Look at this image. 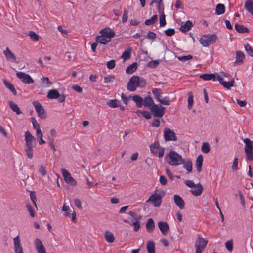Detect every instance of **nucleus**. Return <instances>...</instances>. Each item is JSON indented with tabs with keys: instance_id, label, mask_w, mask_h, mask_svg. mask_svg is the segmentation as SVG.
<instances>
[{
	"instance_id": "f3484780",
	"label": "nucleus",
	"mask_w": 253,
	"mask_h": 253,
	"mask_svg": "<svg viewBox=\"0 0 253 253\" xmlns=\"http://www.w3.org/2000/svg\"><path fill=\"white\" fill-rule=\"evenodd\" d=\"M173 199L175 204L181 209L184 208L185 202L183 199L178 195H174Z\"/></svg>"
},
{
	"instance_id": "1a4fd4ad",
	"label": "nucleus",
	"mask_w": 253,
	"mask_h": 253,
	"mask_svg": "<svg viewBox=\"0 0 253 253\" xmlns=\"http://www.w3.org/2000/svg\"><path fill=\"white\" fill-rule=\"evenodd\" d=\"M164 136L166 141H175L177 140L175 132L167 127L164 130Z\"/></svg>"
},
{
	"instance_id": "7ed1b4c3",
	"label": "nucleus",
	"mask_w": 253,
	"mask_h": 253,
	"mask_svg": "<svg viewBox=\"0 0 253 253\" xmlns=\"http://www.w3.org/2000/svg\"><path fill=\"white\" fill-rule=\"evenodd\" d=\"M243 141L245 143L244 149L248 160L253 161V140L252 141L247 138Z\"/></svg>"
},
{
	"instance_id": "6ab92c4d",
	"label": "nucleus",
	"mask_w": 253,
	"mask_h": 253,
	"mask_svg": "<svg viewBox=\"0 0 253 253\" xmlns=\"http://www.w3.org/2000/svg\"><path fill=\"white\" fill-rule=\"evenodd\" d=\"M245 58V55L243 52L240 51H237L236 52V60L235 65H240L242 63Z\"/></svg>"
},
{
	"instance_id": "a19ab883",
	"label": "nucleus",
	"mask_w": 253,
	"mask_h": 253,
	"mask_svg": "<svg viewBox=\"0 0 253 253\" xmlns=\"http://www.w3.org/2000/svg\"><path fill=\"white\" fill-rule=\"evenodd\" d=\"M120 102V101L118 100L114 99L112 100H109L107 102V104L111 108H116L119 106Z\"/></svg>"
},
{
	"instance_id": "e433bc0d",
	"label": "nucleus",
	"mask_w": 253,
	"mask_h": 253,
	"mask_svg": "<svg viewBox=\"0 0 253 253\" xmlns=\"http://www.w3.org/2000/svg\"><path fill=\"white\" fill-rule=\"evenodd\" d=\"M183 164V167L186 169V170L188 172H191L192 171V162L190 160H187V161H185L184 160L183 163L182 164Z\"/></svg>"
},
{
	"instance_id": "72a5a7b5",
	"label": "nucleus",
	"mask_w": 253,
	"mask_h": 253,
	"mask_svg": "<svg viewBox=\"0 0 253 253\" xmlns=\"http://www.w3.org/2000/svg\"><path fill=\"white\" fill-rule=\"evenodd\" d=\"M4 55L8 60H16V57L14 54L11 52L8 48H7L6 50L3 52Z\"/></svg>"
},
{
	"instance_id": "9b49d317",
	"label": "nucleus",
	"mask_w": 253,
	"mask_h": 253,
	"mask_svg": "<svg viewBox=\"0 0 253 253\" xmlns=\"http://www.w3.org/2000/svg\"><path fill=\"white\" fill-rule=\"evenodd\" d=\"M152 202L155 207H159L162 203L161 195L156 193L151 195L147 200V202Z\"/></svg>"
},
{
	"instance_id": "de8ad7c7",
	"label": "nucleus",
	"mask_w": 253,
	"mask_h": 253,
	"mask_svg": "<svg viewBox=\"0 0 253 253\" xmlns=\"http://www.w3.org/2000/svg\"><path fill=\"white\" fill-rule=\"evenodd\" d=\"M158 101L161 104L165 105H169L170 102L168 97H164V98L161 97L160 99H159Z\"/></svg>"
},
{
	"instance_id": "20e7f679",
	"label": "nucleus",
	"mask_w": 253,
	"mask_h": 253,
	"mask_svg": "<svg viewBox=\"0 0 253 253\" xmlns=\"http://www.w3.org/2000/svg\"><path fill=\"white\" fill-rule=\"evenodd\" d=\"M150 149L152 154L156 155L158 154L159 158H162L164 155L165 148L160 146L159 142L152 143L150 146Z\"/></svg>"
},
{
	"instance_id": "2eb2a0df",
	"label": "nucleus",
	"mask_w": 253,
	"mask_h": 253,
	"mask_svg": "<svg viewBox=\"0 0 253 253\" xmlns=\"http://www.w3.org/2000/svg\"><path fill=\"white\" fill-rule=\"evenodd\" d=\"M100 33L103 36L110 39L115 36V32L109 27H105L100 31Z\"/></svg>"
},
{
	"instance_id": "412c9836",
	"label": "nucleus",
	"mask_w": 253,
	"mask_h": 253,
	"mask_svg": "<svg viewBox=\"0 0 253 253\" xmlns=\"http://www.w3.org/2000/svg\"><path fill=\"white\" fill-rule=\"evenodd\" d=\"M193 26L192 22L190 21H187L184 24H182L180 27L179 30L182 32H186L191 29Z\"/></svg>"
},
{
	"instance_id": "4be33fe9",
	"label": "nucleus",
	"mask_w": 253,
	"mask_h": 253,
	"mask_svg": "<svg viewBox=\"0 0 253 253\" xmlns=\"http://www.w3.org/2000/svg\"><path fill=\"white\" fill-rule=\"evenodd\" d=\"M200 78L205 81L212 80L213 81H215L216 80V76L215 74L213 73L202 74L200 75Z\"/></svg>"
},
{
	"instance_id": "f257e3e1",
	"label": "nucleus",
	"mask_w": 253,
	"mask_h": 253,
	"mask_svg": "<svg viewBox=\"0 0 253 253\" xmlns=\"http://www.w3.org/2000/svg\"><path fill=\"white\" fill-rule=\"evenodd\" d=\"M165 159L167 162L171 166H178L184 162V159L181 156L173 150H170L166 155Z\"/></svg>"
},
{
	"instance_id": "393cba45",
	"label": "nucleus",
	"mask_w": 253,
	"mask_h": 253,
	"mask_svg": "<svg viewBox=\"0 0 253 253\" xmlns=\"http://www.w3.org/2000/svg\"><path fill=\"white\" fill-rule=\"evenodd\" d=\"M146 228L149 233H152L154 231L155 223L152 218H149L146 224Z\"/></svg>"
},
{
	"instance_id": "bb28decb",
	"label": "nucleus",
	"mask_w": 253,
	"mask_h": 253,
	"mask_svg": "<svg viewBox=\"0 0 253 253\" xmlns=\"http://www.w3.org/2000/svg\"><path fill=\"white\" fill-rule=\"evenodd\" d=\"M131 52L132 48L130 47H128L126 50L123 52L121 58L123 59V62L130 59Z\"/></svg>"
},
{
	"instance_id": "052dcab7",
	"label": "nucleus",
	"mask_w": 253,
	"mask_h": 253,
	"mask_svg": "<svg viewBox=\"0 0 253 253\" xmlns=\"http://www.w3.org/2000/svg\"><path fill=\"white\" fill-rule=\"evenodd\" d=\"M225 247L229 251H231L233 250V241L232 240H229L225 243Z\"/></svg>"
},
{
	"instance_id": "c03bdc74",
	"label": "nucleus",
	"mask_w": 253,
	"mask_h": 253,
	"mask_svg": "<svg viewBox=\"0 0 253 253\" xmlns=\"http://www.w3.org/2000/svg\"><path fill=\"white\" fill-rule=\"evenodd\" d=\"M28 35L33 41H37L39 40L40 37L35 32L31 31L28 33Z\"/></svg>"
},
{
	"instance_id": "bf43d9fd",
	"label": "nucleus",
	"mask_w": 253,
	"mask_h": 253,
	"mask_svg": "<svg viewBox=\"0 0 253 253\" xmlns=\"http://www.w3.org/2000/svg\"><path fill=\"white\" fill-rule=\"evenodd\" d=\"M177 58L179 60L181 61H185L187 60L192 59L193 58V56L191 55H188L187 56H178L177 57Z\"/></svg>"
},
{
	"instance_id": "5701e85b",
	"label": "nucleus",
	"mask_w": 253,
	"mask_h": 253,
	"mask_svg": "<svg viewBox=\"0 0 253 253\" xmlns=\"http://www.w3.org/2000/svg\"><path fill=\"white\" fill-rule=\"evenodd\" d=\"M104 238L107 242L112 243L115 241L114 234L109 231H106L104 233Z\"/></svg>"
},
{
	"instance_id": "13d9d810",
	"label": "nucleus",
	"mask_w": 253,
	"mask_h": 253,
	"mask_svg": "<svg viewBox=\"0 0 253 253\" xmlns=\"http://www.w3.org/2000/svg\"><path fill=\"white\" fill-rule=\"evenodd\" d=\"M131 226H134V231H138L140 227L139 222L134 221L132 223H129Z\"/></svg>"
},
{
	"instance_id": "a211bd4d",
	"label": "nucleus",
	"mask_w": 253,
	"mask_h": 253,
	"mask_svg": "<svg viewBox=\"0 0 253 253\" xmlns=\"http://www.w3.org/2000/svg\"><path fill=\"white\" fill-rule=\"evenodd\" d=\"M195 189H191L190 192L195 196H200L203 190V188L202 185L200 183H199L196 184V186L195 187Z\"/></svg>"
},
{
	"instance_id": "79ce46f5",
	"label": "nucleus",
	"mask_w": 253,
	"mask_h": 253,
	"mask_svg": "<svg viewBox=\"0 0 253 253\" xmlns=\"http://www.w3.org/2000/svg\"><path fill=\"white\" fill-rule=\"evenodd\" d=\"M136 112L138 115H139V113H141L146 119H150L151 118L150 113L147 111L137 110Z\"/></svg>"
},
{
	"instance_id": "ddd939ff",
	"label": "nucleus",
	"mask_w": 253,
	"mask_h": 253,
	"mask_svg": "<svg viewBox=\"0 0 253 253\" xmlns=\"http://www.w3.org/2000/svg\"><path fill=\"white\" fill-rule=\"evenodd\" d=\"M14 249L15 253H23V249L21 243L19 235L13 238Z\"/></svg>"
},
{
	"instance_id": "4c0bfd02",
	"label": "nucleus",
	"mask_w": 253,
	"mask_h": 253,
	"mask_svg": "<svg viewBox=\"0 0 253 253\" xmlns=\"http://www.w3.org/2000/svg\"><path fill=\"white\" fill-rule=\"evenodd\" d=\"M155 243L152 241H149L147 244V250L148 253H155Z\"/></svg>"
},
{
	"instance_id": "0e129e2a",
	"label": "nucleus",
	"mask_w": 253,
	"mask_h": 253,
	"mask_svg": "<svg viewBox=\"0 0 253 253\" xmlns=\"http://www.w3.org/2000/svg\"><path fill=\"white\" fill-rule=\"evenodd\" d=\"M39 171L41 173L42 176H45L47 173L45 168L42 165H41L39 167Z\"/></svg>"
},
{
	"instance_id": "2f4dec72",
	"label": "nucleus",
	"mask_w": 253,
	"mask_h": 253,
	"mask_svg": "<svg viewBox=\"0 0 253 253\" xmlns=\"http://www.w3.org/2000/svg\"><path fill=\"white\" fill-rule=\"evenodd\" d=\"M137 63L136 62H133L126 68V72L128 74H132L137 70Z\"/></svg>"
},
{
	"instance_id": "c9c22d12",
	"label": "nucleus",
	"mask_w": 253,
	"mask_h": 253,
	"mask_svg": "<svg viewBox=\"0 0 253 253\" xmlns=\"http://www.w3.org/2000/svg\"><path fill=\"white\" fill-rule=\"evenodd\" d=\"M154 104L152 98L150 96L145 97L143 99V105L145 107H150Z\"/></svg>"
},
{
	"instance_id": "c756f323",
	"label": "nucleus",
	"mask_w": 253,
	"mask_h": 253,
	"mask_svg": "<svg viewBox=\"0 0 253 253\" xmlns=\"http://www.w3.org/2000/svg\"><path fill=\"white\" fill-rule=\"evenodd\" d=\"M8 104L11 109H12L13 112H15L17 115H19L22 113V111L20 110L18 106L13 101H9Z\"/></svg>"
},
{
	"instance_id": "774afa93",
	"label": "nucleus",
	"mask_w": 253,
	"mask_h": 253,
	"mask_svg": "<svg viewBox=\"0 0 253 253\" xmlns=\"http://www.w3.org/2000/svg\"><path fill=\"white\" fill-rule=\"evenodd\" d=\"M128 18V11L125 9L122 16V22L125 23L127 21Z\"/></svg>"
},
{
	"instance_id": "39448f33",
	"label": "nucleus",
	"mask_w": 253,
	"mask_h": 253,
	"mask_svg": "<svg viewBox=\"0 0 253 253\" xmlns=\"http://www.w3.org/2000/svg\"><path fill=\"white\" fill-rule=\"evenodd\" d=\"M165 108L160 104H153L150 110L154 117L161 118L165 114Z\"/></svg>"
},
{
	"instance_id": "ea45409f",
	"label": "nucleus",
	"mask_w": 253,
	"mask_h": 253,
	"mask_svg": "<svg viewBox=\"0 0 253 253\" xmlns=\"http://www.w3.org/2000/svg\"><path fill=\"white\" fill-rule=\"evenodd\" d=\"M216 13L217 15H221L224 13L225 11V7L223 4L219 3L216 6Z\"/></svg>"
},
{
	"instance_id": "6e6d98bb",
	"label": "nucleus",
	"mask_w": 253,
	"mask_h": 253,
	"mask_svg": "<svg viewBox=\"0 0 253 253\" xmlns=\"http://www.w3.org/2000/svg\"><path fill=\"white\" fill-rule=\"evenodd\" d=\"M146 84V82L145 79L142 78H140L139 77V81L138 82V87L143 88L144 87Z\"/></svg>"
},
{
	"instance_id": "423d86ee",
	"label": "nucleus",
	"mask_w": 253,
	"mask_h": 253,
	"mask_svg": "<svg viewBox=\"0 0 253 253\" xmlns=\"http://www.w3.org/2000/svg\"><path fill=\"white\" fill-rule=\"evenodd\" d=\"M208 243V240L202 238L200 235H197L195 243L196 251L202 252Z\"/></svg>"
},
{
	"instance_id": "f03ea898",
	"label": "nucleus",
	"mask_w": 253,
	"mask_h": 253,
	"mask_svg": "<svg viewBox=\"0 0 253 253\" xmlns=\"http://www.w3.org/2000/svg\"><path fill=\"white\" fill-rule=\"evenodd\" d=\"M217 39L215 34H209L203 35L200 39V43L203 47H208L210 44H213Z\"/></svg>"
},
{
	"instance_id": "dca6fc26",
	"label": "nucleus",
	"mask_w": 253,
	"mask_h": 253,
	"mask_svg": "<svg viewBox=\"0 0 253 253\" xmlns=\"http://www.w3.org/2000/svg\"><path fill=\"white\" fill-rule=\"evenodd\" d=\"M158 227L162 233L165 235L169 231V225L166 222L160 221L158 223Z\"/></svg>"
},
{
	"instance_id": "a878e982",
	"label": "nucleus",
	"mask_w": 253,
	"mask_h": 253,
	"mask_svg": "<svg viewBox=\"0 0 253 253\" xmlns=\"http://www.w3.org/2000/svg\"><path fill=\"white\" fill-rule=\"evenodd\" d=\"M235 30L240 33H249V29L243 25L236 23L235 25Z\"/></svg>"
},
{
	"instance_id": "37998d69",
	"label": "nucleus",
	"mask_w": 253,
	"mask_h": 253,
	"mask_svg": "<svg viewBox=\"0 0 253 253\" xmlns=\"http://www.w3.org/2000/svg\"><path fill=\"white\" fill-rule=\"evenodd\" d=\"M158 20L157 15H153L150 19H147L145 21V24L146 25H150L155 23Z\"/></svg>"
},
{
	"instance_id": "a18cd8bd",
	"label": "nucleus",
	"mask_w": 253,
	"mask_h": 253,
	"mask_svg": "<svg viewBox=\"0 0 253 253\" xmlns=\"http://www.w3.org/2000/svg\"><path fill=\"white\" fill-rule=\"evenodd\" d=\"M152 92L158 101L160 99L162 92H161V90L160 89L154 88L152 90Z\"/></svg>"
},
{
	"instance_id": "e2e57ef3",
	"label": "nucleus",
	"mask_w": 253,
	"mask_h": 253,
	"mask_svg": "<svg viewBox=\"0 0 253 253\" xmlns=\"http://www.w3.org/2000/svg\"><path fill=\"white\" fill-rule=\"evenodd\" d=\"M132 98V96H129V97H126L123 93L121 94V99H122L123 102L125 104H127L128 103L130 98Z\"/></svg>"
},
{
	"instance_id": "0eeeda50",
	"label": "nucleus",
	"mask_w": 253,
	"mask_h": 253,
	"mask_svg": "<svg viewBox=\"0 0 253 253\" xmlns=\"http://www.w3.org/2000/svg\"><path fill=\"white\" fill-rule=\"evenodd\" d=\"M139 81V76H133L129 79L127 84V90L130 91H134L138 87V82Z\"/></svg>"
},
{
	"instance_id": "338daca9",
	"label": "nucleus",
	"mask_w": 253,
	"mask_h": 253,
	"mask_svg": "<svg viewBox=\"0 0 253 253\" xmlns=\"http://www.w3.org/2000/svg\"><path fill=\"white\" fill-rule=\"evenodd\" d=\"M238 158H235L234 159V161H233V163L232 166V169L234 170H235V171L237 170L238 169Z\"/></svg>"
},
{
	"instance_id": "aec40b11",
	"label": "nucleus",
	"mask_w": 253,
	"mask_h": 253,
	"mask_svg": "<svg viewBox=\"0 0 253 253\" xmlns=\"http://www.w3.org/2000/svg\"><path fill=\"white\" fill-rule=\"evenodd\" d=\"M25 140L26 145H33L32 141L35 140V138L29 131H27L25 132Z\"/></svg>"
},
{
	"instance_id": "09e8293b",
	"label": "nucleus",
	"mask_w": 253,
	"mask_h": 253,
	"mask_svg": "<svg viewBox=\"0 0 253 253\" xmlns=\"http://www.w3.org/2000/svg\"><path fill=\"white\" fill-rule=\"evenodd\" d=\"M161 13L160 15V26L163 27L166 25V21L165 19V15L164 12Z\"/></svg>"
},
{
	"instance_id": "4468645a",
	"label": "nucleus",
	"mask_w": 253,
	"mask_h": 253,
	"mask_svg": "<svg viewBox=\"0 0 253 253\" xmlns=\"http://www.w3.org/2000/svg\"><path fill=\"white\" fill-rule=\"evenodd\" d=\"M34 245L38 253H46L45 247L40 239L37 238L34 240Z\"/></svg>"
},
{
	"instance_id": "603ef678",
	"label": "nucleus",
	"mask_w": 253,
	"mask_h": 253,
	"mask_svg": "<svg viewBox=\"0 0 253 253\" xmlns=\"http://www.w3.org/2000/svg\"><path fill=\"white\" fill-rule=\"evenodd\" d=\"M159 62L158 60H153L149 61L147 63V66L151 68H156L159 65Z\"/></svg>"
},
{
	"instance_id": "9d476101",
	"label": "nucleus",
	"mask_w": 253,
	"mask_h": 253,
	"mask_svg": "<svg viewBox=\"0 0 253 253\" xmlns=\"http://www.w3.org/2000/svg\"><path fill=\"white\" fill-rule=\"evenodd\" d=\"M32 103L38 114V116L41 119H45V111L42 105L37 101H33Z\"/></svg>"
},
{
	"instance_id": "b1692460",
	"label": "nucleus",
	"mask_w": 253,
	"mask_h": 253,
	"mask_svg": "<svg viewBox=\"0 0 253 253\" xmlns=\"http://www.w3.org/2000/svg\"><path fill=\"white\" fill-rule=\"evenodd\" d=\"M132 100L136 103L137 107H141L143 105V98L138 95L132 96Z\"/></svg>"
},
{
	"instance_id": "f8f14e48",
	"label": "nucleus",
	"mask_w": 253,
	"mask_h": 253,
	"mask_svg": "<svg viewBox=\"0 0 253 253\" xmlns=\"http://www.w3.org/2000/svg\"><path fill=\"white\" fill-rule=\"evenodd\" d=\"M16 76L24 83L32 84L34 82V80L31 76L25 73L22 72H17Z\"/></svg>"
},
{
	"instance_id": "7c9ffc66",
	"label": "nucleus",
	"mask_w": 253,
	"mask_h": 253,
	"mask_svg": "<svg viewBox=\"0 0 253 253\" xmlns=\"http://www.w3.org/2000/svg\"><path fill=\"white\" fill-rule=\"evenodd\" d=\"M3 83L4 85L11 91L13 95H16V90L14 85L10 82L7 81L6 80H3Z\"/></svg>"
},
{
	"instance_id": "cd10ccee",
	"label": "nucleus",
	"mask_w": 253,
	"mask_h": 253,
	"mask_svg": "<svg viewBox=\"0 0 253 253\" xmlns=\"http://www.w3.org/2000/svg\"><path fill=\"white\" fill-rule=\"evenodd\" d=\"M97 42L104 45H106L110 41V39H107V38L101 35L97 36L95 38Z\"/></svg>"
},
{
	"instance_id": "8fccbe9b",
	"label": "nucleus",
	"mask_w": 253,
	"mask_h": 253,
	"mask_svg": "<svg viewBox=\"0 0 253 253\" xmlns=\"http://www.w3.org/2000/svg\"><path fill=\"white\" fill-rule=\"evenodd\" d=\"M193 104V96L191 92L189 93L188 98V108L190 109Z\"/></svg>"
},
{
	"instance_id": "69168bd1",
	"label": "nucleus",
	"mask_w": 253,
	"mask_h": 253,
	"mask_svg": "<svg viewBox=\"0 0 253 253\" xmlns=\"http://www.w3.org/2000/svg\"><path fill=\"white\" fill-rule=\"evenodd\" d=\"M32 123L33 124V127L37 130V129H41L40 127V125L38 123L34 117H32Z\"/></svg>"
},
{
	"instance_id": "680f3d73",
	"label": "nucleus",
	"mask_w": 253,
	"mask_h": 253,
	"mask_svg": "<svg viewBox=\"0 0 253 253\" xmlns=\"http://www.w3.org/2000/svg\"><path fill=\"white\" fill-rule=\"evenodd\" d=\"M158 10L159 13L164 12V5L163 3V0H158Z\"/></svg>"
},
{
	"instance_id": "4d7b16f0",
	"label": "nucleus",
	"mask_w": 253,
	"mask_h": 253,
	"mask_svg": "<svg viewBox=\"0 0 253 253\" xmlns=\"http://www.w3.org/2000/svg\"><path fill=\"white\" fill-rule=\"evenodd\" d=\"M116 65L115 61L113 59L107 62V67L109 69H114Z\"/></svg>"
},
{
	"instance_id": "c85d7f7f",
	"label": "nucleus",
	"mask_w": 253,
	"mask_h": 253,
	"mask_svg": "<svg viewBox=\"0 0 253 253\" xmlns=\"http://www.w3.org/2000/svg\"><path fill=\"white\" fill-rule=\"evenodd\" d=\"M203 156L202 155H199L196 161V169L197 170V171L198 172H200L202 170V167L203 165Z\"/></svg>"
},
{
	"instance_id": "3c124183",
	"label": "nucleus",
	"mask_w": 253,
	"mask_h": 253,
	"mask_svg": "<svg viewBox=\"0 0 253 253\" xmlns=\"http://www.w3.org/2000/svg\"><path fill=\"white\" fill-rule=\"evenodd\" d=\"M245 49L247 53L251 57H253V49L248 44H244Z\"/></svg>"
},
{
	"instance_id": "864d4df0",
	"label": "nucleus",
	"mask_w": 253,
	"mask_h": 253,
	"mask_svg": "<svg viewBox=\"0 0 253 253\" xmlns=\"http://www.w3.org/2000/svg\"><path fill=\"white\" fill-rule=\"evenodd\" d=\"M115 79V77L112 75H108L104 78V82L105 83L107 84L112 83Z\"/></svg>"
},
{
	"instance_id": "473e14b6",
	"label": "nucleus",
	"mask_w": 253,
	"mask_h": 253,
	"mask_svg": "<svg viewBox=\"0 0 253 253\" xmlns=\"http://www.w3.org/2000/svg\"><path fill=\"white\" fill-rule=\"evenodd\" d=\"M60 96V94L56 89H51L48 92L47 97L49 99H56Z\"/></svg>"
},
{
	"instance_id": "58836bf2",
	"label": "nucleus",
	"mask_w": 253,
	"mask_h": 253,
	"mask_svg": "<svg viewBox=\"0 0 253 253\" xmlns=\"http://www.w3.org/2000/svg\"><path fill=\"white\" fill-rule=\"evenodd\" d=\"M33 145H26L25 151L26 155L29 159H32L33 155Z\"/></svg>"
},
{
	"instance_id": "6e6552de",
	"label": "nucleus",
	"mask_w": 253,
	"mask_h": 253,
	"mask_svg": "<svg viewBox=\"0 0 253 253\" xmlns=\"http://www.w3.org/2000/svg\"><path fill=\"white\" fill-rule=\"evenodd\" d=\"M61 171L64 180L67 183L72 185H76L77 184L76 180L72 177L71 174L66 169H62Z\"/></svg>"
},
{
	"instance_id": "49530a36",
	"label": "nucleus",
	"mask_w": 253,
	"mask_h": 253,
	"mask_svg": "<svg viewBox=\"0 0 253 253\" xmlns=\"http://www.w3.org/2000/svg\"><path fill=\"white\" fill-rule=\"evenodd\" d=\"M201 150L205 153H208L210 151V145L208 142H204L201 147Z\"/></svg>"
},
{
	"instance_id": "f704fd0d",
	"label": "nucleus",
	"mask_w": 253,
	"mask_h": 253,
	"mask_svg": "<svg viewBox=\"0 0 253 253\" xmlns=\"http://www.w3.org/2000/svg\"><path fill=\"white\" fill-rule=\"evenodd\" d=\"M246 9L253 15V1L251 0H247L245 3Z\"/></svg>"
},
{
	"instance_id": "5fc2aeb1",
	"label": "nucleus",
	"mask_w": 253,
	"mask_h": 253,
	"mask_svg": "<svg viewBox=\"0 0 253 253\" xmlns=\"http://www.w3.org/2000/svg\"><path fill=\"white\" fill-rule=\"evenodd\" d=\"M175 33V30L171 28H168L165 31V33L167 36H172Z\"/></svg>"
}]
</instances>
